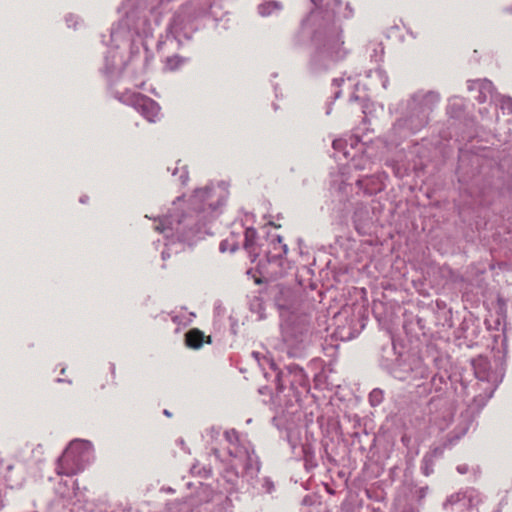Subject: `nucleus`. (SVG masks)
<instances>
[{"label": "nucleus", "instance_id": "nucleus-8", "mask_svg": "<svg viewBox=\"0 0 512 512\" xmlns=\"http://www.w3.org/2000/svg\"><path fill=\"white\" fill-rule=\"evenodd\" d=\"M460 377L457 375L447 376L446 373H437L432 376L429 388H425V391L427 394L434 393L439 398L446 397L453 401H462L454 390L455 386H459Z\"/></svg>", "mask_w": 512, "mask_h": 512}, {"label": "nucleus", "instance_id": "nucleus-34", "mask_svg": "<svg viewBox=\"0 0 512 512\" xmlns=\"http://www.w3.org/2000/svg\"><path fill=\"white\" fill-rule=\"evenodd\" d=\"M247 274L250 275L256 282V274L254 273L252 268L247 270Z\"/></svg>", "mask_w": 512, "mask_h": 512}, {"label": "nucleus", "instance_id": "nucleus-23", "mask_svg": "<svg viewBox=\"0 0 512 512\" xmlns=\"http://www.w3.org/2000/svg\"><path fill=\"white\" fill-rule=\"evenodd\" d=\"M287 441L294 452L300 445V430L297 427H290L286 432Z\"/></svg>", "mask_w": 512, "mask_h": 512}, {"label": "nucleus", "instance_id": "nucleus-21", "mask_svg": "<svg viewBox=\"0 0 512 512\" xmlns=\"http://www.w3.org/2000/svg\"><path fill=\"white\" fill-rule=\"evenodd\" d=\"M282 4L278 1H267L264 4L258 6V13L261 16L267 17L274 13L281 11Z\"/></svg>", "mask_w": 512, "mask_h": 512}, {"label": "nucleus", "instance_id": "nucleus-17", "mask_svg": "<svg viewBox=\"0 0 512 512\" xmlns=\"http://www.w3.org/2000/svg\"><path fill=\"white\" fill-rule=\"evenodd\" d=\"M356 184L360 190H363L368 195L375 194L383 189L380 176L376 175L360 178L356 181Z\"/></svg>", "mask_w": 512, "mask_h": 512}, {"label": "nucleus", "instance_id": "nucleus-10", "mask_svg": "<svg viewBox=\"0 0 512 512\" xmlns=\"http://www.w3.org/2000/svg\"><path fill=\"white\" fill-rule=\"evenodd\" d=\"M263 234L266 235L265 243H261L259 246L260 253H265L268 262L278 261L287 253V245L282 243V239L279 234H271L267 230V226L262 227Z\"/></svg>", "mask_w": 512, "mask_h": 512}, {"label": "nucleus", "instance_id": "nucleus-12", "mask_svg": "<svg viewBox=\"0 0 512 512\" xmlns=\"http://www.w3.org/2000/svg\"><path fill=\"white\" fill-rule=\"evenodd\" d=\"M377 220L374 209L363 203L357 204L353 214V224L360 235L370 234Z\"/></svg>", "mask_w": 512, "mask_h": 512}, {"label": "nucleus", "instance_id": "nucleus-29", "mask_svg": "<svg viewBox=\"0 0 512 512\" xmlns=\"http://www.w3.org/2000/svg\"><path fill=\"white\" fill-rule=\"evenodd\" d=\"M302 453L306 464L311 463L314 460V451L310 444L302 446Z\"/></svg>", "mask_w": 512, "mask_h": 512}, {"label": "nucleus", "instance_id": "nucleus-33", "mask_svg": "<svg viewBox=\"0 0 512 512\" xmlns=\"http://www.w3.org/2000/svg\"><path fill=\"white\" fill-rule=\"evenodd\" d=\"M456 470L460 474H466L469 470V467L467 464H460L457 466Z\"/></svg>", "mask_w": 512, "mask_h": 512}, {"label": "nucleus", "instance_id": "nucleus-4", "mask_svg": "<svg viewBox=\"0 0 512 512\" xmlns=\"http://www.w3.org/2000/svg\"><path fill=\"white\" fill-rule=\"evenodd\" d=\"M381 366L394 378L401 381H414L428 377V367L419 359H404L396 352L395 345L383 349Z\"/></svg>", "mask_w": 512, "mask_h": 512}, {"label": "nucleus", "instance_id": "nucleus-15", "mask_svg": "<svg viewBox=\"0 0 512 512\" xmlns=\"http://www.w3.org/2000/svg\"><path fill=\"white\" fill-rule=\"evenodd\" d=\"M469 89L470 90H477L478 91V94H477V96H475V98L480 103H484L489 98L493 99L496 96L495 95V91H494V85L488 79L472 81L469 84Z\"/></svg>", "mask_w": 512, "mask_h": 512}, {"label": "nucleus", "instance_id": "nucleus-3", "mask_svg": "<svg viewBox=\"0 0 512 512\" xmlns=\"http://www.w3.org/2000/svg\"><path fill=\"white\" fill-rule=\"evenodd\" d=\"M472 365L475 378L467 381L460 377L459 386H455L454 390L470 409L479 411L493 396L503 375L492 371L490 362L484 357L475 359Z\"/></svg>", "mask_w": 512, "mask_h": 512}, {"label": "nucleus", "instance_id": "nucleus-24", "mask_svg": "<svg viewBox=\"0 0 512 512\" xmlns=\"http://www.w3.org/2000/svg\"><path fill=\"white\" fill-rule=\"evenodd\" d=\"M255 235V231L253 229H247L246 231V241L244 248L249 253V257L251 262H254L256 260V253H255V245L253 242V238Z\"/></svg>", "mask_w": 512, "mask_h": 512}, {"label": "nucleus", "instance_id": "nucleus-35", "mask_svg": "<svg viewBox=\"0 0 512 512\" xmlns=\"http://www.w3.org/2000/svg\"><path fill=\"white\" fill-rule=\"evenodd\" d=\"M354 87H355V90L358 91L359 90V83L354 84Z\"/></svg>", "mask_w": 512, "mask_h": 512}, {"label": "nucleus", "instance_id": "nucleus-36", "mask_svg": "<svg viewBox=\"0 0 512 512\" xmlns=\"http://www.w3.org/2000/svg\"><path fill=\"white\" fill-rule=\"evenodd\" d=\"M505 10H506L507 12H509V13H512V7H511V8H506Z\"/></svg>", "mask_w": 512, "mask_h": 512}, {"label": "nucleus", "instance_id": "nucleus-25", "mask_svg": "<svg viewBox=\"0 0 512 512\" xmlns=\"http://www.w3.org/2000/svg\"><path fill=\"white\" fill-rule=\"evenodd\" d=\"M464 491L468 508L471 510L481 502L480 493L474 488H467Z\"/></svg>", "mask_w": 512, "mask_h": 512}, {"label": "nucleus", "instance_id": "nucleus-14", "mask_svg": "<svg viewBox=\"0 0 512 512\" xmlns=\"http://www.w3.org/2000/svg\"><path fill=\"white\" fill-rule=\"evenodd\" d=\"M130 102L149 122H156L159 118L160 107L153 99L140 93H133Z\"/></svg>", "mask_w": 512, "mask_h": 512}, {"label": "nucleus", "instance_id": "nucleus-38", "mask_svg": "<svg viewBox=\"0 0 512 512\" xmlns=\"http://www.w3.org/2000/svg\"><path fill=\"white\" fill-rule=\"evenodd\" d=\"M164 413H165L166 415H168V416L170 415V414H169V412H168L167 410H165V411H164Z\"/></svg>", "mask_w": 512, "mask_h": 512}, {"label": "nucleus", "instance_id": "nucleus-27", "mask_svg": "<svg viewBox=\"0 0 512 512\" xmlns=\"http://www.w3.org/2000/svg\"><path fill=\"white\" fill-rule=\"evenodd\" d=\"M350 102H359L361 107L363 108L362 112L366 114L365 108H366V102L368 101V97L366 94H356V92H352L349 97Z\"/></svg>", "mask_w": 512, "mask_h": 512}, {"label": "nucleus", "instance_id": "nucleus-7", "mask_svg": "<svg viewBox=\"0 0 512 512\" xmlns=\"http://www.w3.org/2000/svg\"><path fill=\"white\" fill-rule=\"evenodd\" d=\"M333 149L342 152L345 158H351L355 169H365L366 164L371 162L373 153L370 147L363 149L364 144L360 143L357 137L351 136L349 139H335L332 143Z\"/></svg>", "mask_w": 512, "mask_h": 512}, {"label": "nucleus", "instance_id": "nucleus-20", "mask_svg": "<svg viewBox=\"0 0 512 512\" xmlns=\"http://www.w3.org/2000/svg\"><path fill=\"white\" fill-rule=\"evenodd\" d=\"M367 78L370 80L369 86L371 88H382L386 89L389 83L388 76L386 75L385 71L381 68L377 67L374 70H369L367 72Z\"/></svg>", "mask_w": 512, "mask_h": 512}, {"label": "nucleus", "instance_id": "nucleus-13", "mask_svg": "<svg viewBox=\"0 0 512 512\" xmlns=\"http://www.w3.org/2000/svg\"><path fill=\"white\" fill-rule=\"evenodd\" d=\"M258 364L261 366L263 377L269 382V384L262 386L258 389L260 394L272 393L273 391L280 392L283 389L282 374L273 362H269L264 359V363Z\"/></svg>", "mask_w": 512, "mask_h": 512}, {"label": "nucleus", "instance_id": "nucleus-11", "mask_svg": "<svg viewBox=\"0 0 512 512\" xmlns=\"http://www.w3.org/2000/svg\"><path fill=\"white\" fill-rule=\"evenodd\" d=\"M428 487H415L396 499V512H420L421 501L426 497Z\"/></svg>", "mask_w": 512, "mask_h": 512}, {"label": "nucleus", "instance_id": "nucleus-19", "mask_svg": "<svg viewBox=\"0 0 512 512\" xmlns=\"http://www.w3.org/2000/svg\"><path fill=\"white\" fill-rule=\"evenodd\" d=\"M443 449L436 447L427 452L421 460V471L425 476H429L434 472V465L437 458L441 457Z\"/></svg>", "mask_w": 512, "mask_h": 512}, {"label": "nucleus", "instance_id": "nucleus-1", "mask_svg": "<svg viewBox=\"0 0 512 512\" xmlns=\"http://www.w3.org/2000/svg\"><path fill=\"white\" fill-rule=\"evenodd\" d=\"M311 2L316 9L311 11L302 25L305 27L318 17L322 19L312 38L315 51L309 63L311 73L320 74L329 70L348 54L344 46L342 28L337 22L349 18L352 15V9L348 3L343 5L340 0H311Z\"/></svg>", "mask_w": 512, "mask_h": 512}, {"label": "nucleus", "instance_id": "nucleus-28", "mask_svg": "<svg viewBox=\"0 0 512 512\" xmlns=\"http://www.w3.org/2000/svg\"><path fill=\"white\" fill-rule=\"evenodd\" d=\"M351 78H347V79H344V78H335L333 80V83L332 85L335 87V88H339L341 85H344L346 83H349V85H351ZM341 95V90L337 89L335 92H334V99H337L339 98Z\"/></svg>", "mask_w": 512, "mask_h": 512}, {"label": "nucleus", "instance_id": "nucleus-30", "mask_svg": "<svg viewBox=\"0 0 512 512\" xmlns=\"http://www.w3.org/2000/svg\"><path fill=\"white\" fill-rule=\"evenodd\" d=\"M211 189L209 187L201 188L195 191L194 198L200 200H207L210 196Z\"/></svg>", "mask_w": 512, "mask_h": 512}, {"label": "nucleus", "instance_id": "nucleus-22", "mask_svg": "<svg viewBox=\"0 0 512 512\" xmlns=\"http://www.w3.org/2000/svg\"><path fill=\"white\" fill-rule=\"evenodd\" d=\"M367 50L370 54L371 61L378 63L382 61L384 55V47L380 42L369 43Z\"/></svg>", "mask_w": 512, "mask_h": 512}, {"label": "nucleus", "instance_id": "nucleus-2", "mask_svg": "<svg viewBox=\"0 0 512 512\" xmlns=\"http://www.w3.org/2000/svg\"><path fill=\"white\" fill-rule=\"evenodd\" d=\"M439 101L440 96L435 91L419 90L413 93L403 104L402 116L390 129L386 145L398 146L402 140L424 128Z\"/></svg>", "mask_w": 512, "mask_h": 512}, {"label": "nucleus", "instance_id": "nucleus-32", "mask_svg": "<svg viewBox=\"0 0 512 512\" xmlns=\"http://www.w3.org/2000/svg\"><path fill=\"white\" fill-rule=\"evenodd\" d=\"M262 488L266 493L272 494L275 491V485L269 478H264L262 481Z\"/></svg>", "mask_w": 512, "mask_h": 512}, {"label": "nucleus", "instance_id": "nucleus-5", "mask_svg": "<svg viewBox=\"0 0 512 512\" xmlns=\"http://www.w3.org/2000/svg\"><path fill=\"white\" fill-rule=\"evenodd\" d=\"M282 335L288 347V353L293 357H300L311 343V331L306 316L285 320L281 324Z\"/></svg>", "mask_w": 512, "mask_h": 512}, {"label": "nucleus", "instance_id": "nucleus-9", "mask_svg": "<svg viewBox=\"0 0 512 512\" xmlns=\"http://www.w3.org/2000/svg\"><path fill=\"white\" fill-rule=\"evenodd\" d=\"M272 293L274 294L275 305L280 312L282 323H285V320L288 317L290 319L300 317L296 315L298 303L297 298L290 288L276 285L272 288Z\"/></svg>", "mask_w": 512, "mask_h": 512}, {"label": "nucleus", "instance_id": "nucleus-31", "mask_svg": "<svg viewBox=\"0 0 512 512\" xmlns=\"http://www.w3.org/2000/svg\"><path fill=\"white\" fill-rule=\"evenodd\" d=\"M500 106L502 110H507L509 114H512V99L510 97L502 96L500 98Z\"/></svg>", "mask_w": 512, "mask_h": 512}, {"label": "nucleus", "instance_id": "nucleus-26", "mask_svg": "<svg viewBox=\"0 0 512 512\" xmlns=\"http://www.w3.org/2000/svg\"><path fill=\"white\" fill-rule=\"evenodd\" d=\"M383 399H384V392L379 388L373 389L369 394V403L373 407L381 404L383 402Z\"/></svg>", "mask_w": 512, "mask_h": 512}, {"label": "nucleus", "instance_id": "nucleus-37", "mask_svg": "<svg viewBox=\"0 0 512 512\" xmlns=\"http://www.w3.org/2000/svg\"><path fill=\"white\" fill-rule=\"evenodd\" d=\"M277 421V418L276 417H273V422L275 423L276 426H278V424L276 423Z\"/></svg>", "mask_w": 512, "mask_h": 512}, {"label": "nucleus", "instance_id": "nucleus-18", "mask_svg": "<svg viewBox=\"0 0 512 512\" xmlns=\"http://www.w3.org/2000/svg\"><path fill=\"white\" fill-rule=\"evenodd\" d=\"M211 342V336H205L204 333L197 328H193L185 334V344L191 349H200L203 343L210 344Z\"/></svg>", "mask_w": 512, "mask_h": 512}, {"label": "nucleus", "instance_id": "nucleus-6", "mask_svg": "<svg viewBox=\"0 0 512 512\" xmlns=\"http://www.w3.org/2000/svg\"><path fill=\"white\" fill-rule=\"evenodd\" d=\"M92 450L91 443L84 440H74L59 458L56 472L58 475L73 476L81 472Z\"/></svg>", "mask_w": 512, "mask_h": 512}, {"label": "nucleus", "instance_id": "nucleus-16", "mask_svg": "<svg viewBox=\"0 0 512 512\" xmlns=\"http://www.w3.org/2000/svg\"><path fill=\"white\" fill-rule=\"evenodd\" d=\"M442 506H443V509L446 511H453V512L469 511L464 490L453 493L450 496H448L446 498V500L443 502Z\"/></svg>", "mask_w": 512, "mask_h": 512}]
</instances>
